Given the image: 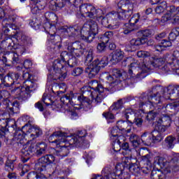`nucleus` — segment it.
<instances>
[{
  "label": "nucleus",
  "mask_w": 179,
  "mask_h": 179,
  "mask_svg": "<svg viewBox=\"0 0 179 179\" xmlns=\"http://www.w3.org/2000/svg\"><path fill=\"white\" fill-rule=\"evenodd\" d=\"M164 64L163 58L153 57L149 58L145 64L142 63L140 66L136 62L131 63L129 68V76L130 78H135L136 79H144L148 76V71L152 68H159Z\"/></svg>",
  "instance_id": "f257e3e1"
},
{
  "label": "nucleus",
  "mask_w": 179,
  "mask_h": 179,
  "mask_svg": "<svg viewBox=\"0 0 179 179\" xmlns=\"http://www.w3.org/2000/svg\"><path fill=\"white\" fill-rule=\"evenodd\" d=\"M48 150V145L45 142L36 143V157H40L35 164L38 171H45L47 167L55 162V156L52 155V152L47 154Z\"/></svg>",
  "instance_id": "f03ea898"
},
{
  "label": "nucleus",
  "mask_w": 179,
  "mask_h": 179,
  "mask_svg": "<svg viewBox=\"0 0 179 179\" xmlns=\"http://www.w3.org/2000/svg\"><path fill=\"white\" fill-rule=\"evenodd\" d=\"M164 94V88L160 85H155L151 90L143 92L139 96V108H142L145 104H150V106L162 104V94Z\"/></svg>",
  "instance_id": "7ed1b4c3"
},
{
  "label": "nucleus",
  "mask_w": 179,
  "mask_h": 179,
  "mask_svg": "<svg viewBox=\"0 0 179 179\" xmlns=\"http://www.w3.org/2000/svg\"><path fill=\"white\" fill-rule=\"evenodd\" d=\"M69 51V58L66 62L70 68H75L79 65V59L85 54V48L80 41L66 43Z\"/></svg>",
  "instance_id": "20e7f679"
},
{
  "label": "nucleus",
  "mask_w": 179,
  "mask_h": 179,
  "mask_svg": "<svg viewBox=\"0 0 179 179\" xmlns=\"http://www.w3.org/2000/svg\"><path fill=\"white\" fill-rule=\"evenodd\" d=\"M96 87V85L92 87L85 86L81 89L83 94L78 96V100L80 103V108L92 109V101L96 103V96L99 94V91Z\"/></svg>",
  "instance_id": "39448f33"
},
{
  "label": "nucleus",
  "mask_w": 179,
  "mask_h": 179,
  "mask_svg": "<svg viewBox=\"0 0 179 179\" xmlns=\"http://www.w3.org/2000/svg\"><path fill=\"white\" fill-rule=\"evenodd\" d=\"M61 59H57L54 60L52 69L53 70V80H61V82L65 80L66 78V72H62L64 69V65L66 64V59L69 58V53L66 51H63L60 55Z\"/></svg>",
  "instance_id": "423d86ee"
},
{
  "label": "nucleus",
  "mask_w": 179,
  "mask_h": 179,
  "mask_svg": "<svg viewBox=\"0 0 179 179\" xmlns=\"http://www.w3.org/2000/svg\"><path fill=\"white\" fill-rule=\"evenodd\" d=\"M121 83V80L118 79H115L111 81H107L106 84L103 86L101 83H99L97 80L92 81V86H96V90L98 91V94L95 98V103L99 104V103H101L103 100L106 98V95L104 94V90L106 92H113L114 87L117 86V85H120Z\"/></svg>",
  "instance_id": "0eeeda50"
},
{
  "label": "nucleus",
  "mask_w": 179,
  "mask_h": 179,
  "mask_svg": "<svg viewBox=\"0 0 179 179\" xmlns=\"http://www.w3.org/2000/svg\"><path fill=\"white\" fill-rule=\"evenodd\" d=\"M99 34V25L94 20L86 22L81 29V38L87 43H92L94 38H97L96 36Z\"/></svg>",
  "instance_id": "6e6552de"
},
{
  "label": "nucleus",
  "mask_w": 179,
  "mask_h": 179,
  "mask_svg": "<svg viewBox=\"0 0 179 179\" xmlns=\"http://www.w3.org/2000/svg\"><path fill=\"white\" fill-rule=\"evenodd\" d=\"M117 11L118 20L126 22L134 13V3L129 0H120L117 3Z\"/></svg>",
  "instance_id": "1a4fd4ad"
},
{
  "label": "nucleus",
  "mask_w": 179,
  "mask_h": 179,
  "mask_svg": "<svg viewBox=\"0 0 179 179\" xmlns=\"http://www.w3.org/2000/svg\"><path fill=\"white\" fill-rule=\"evenodd\" d=\"M13 134L14 136L12 139H9L7 136L3 139V142H5L8 146H13L16 150H19L21 148H22V149L23 148H26V145H23V139H24L26 135L23 131H22L20 128H18L13 132Z\"/></svg>",
  "instance_id": "9d476101"
},
{
  "label": "nucleus",
  "mask_w": 179,
  "mask_h": 179,
  "mask_svg": "<svg viewBox=\"0 0 179 179\" xmlns=\"http://www.w3.org/2000/svg\"><path fill=\"white\" fill-rule=\"evenodd\" d=\"M57 148L59 150L55 148H51V153L53 156H58L60 159L66 157L69 155V148H76L75 145V139L72 137L67 138L64 140L63 144H59Z\"/></svg>",
  "instance_id": "9b49d317"
},
{
  "label": "nucleus",
  "mask_w": 179,
  "mask_h": 179,
  "mask_svg": "<svg viewBox=\"0 0 179 179\" xmlns=\"http://www.w3.org/2000/svg\"><path fill=\"white\" fill-rule=\"evenodd\" d=\"M141 140L146 146H153L154 143H159L163 141V136L158 131L145 132L141 135Z\"/></svg>",
  "instance_id": "f8f14e48"
},
{
  "label": "nucleus",
  "mask_w": 179,
  "mask_h": 179,
  "mask_svg": "<svg viewBox=\"0 0 179 179\" xmlns=\"http://www.w3.org/2000/svg\"><path fill=\"white\" fill-rule=\"evenodd\" d=\"M36 87H27V86H18L15 87L12 92L15 93L16 98L20 101H26L29 97H30V92H33Z\"/></svg>",
  "instance_id": "ddd939ff"
},
{
  "label": "nucleus",
  "mask_w": 179,
  "mask_h": 179,
  "mask_svg": "<svg viewBox=\"0 0 179 179\" xmlns=\"http://www.w3.org/2000/svg\"><path fill=\"white\" fill-rule=\"evenodd\" d=\"M80 12L81 15H85L87 17L94 18L99 17V13H101V9H96L94 6L84 3L80 6Z\"/></svg>",
  "instance_id": "4468645a"
},
{
  "label": "nucleus",
  "mask_w": 179,
  "mask_h": 179,
  "mask_svg": "<svg viewBox=\"0 0 179 179\" xmlns=\"http://www.w3.org/2000/svg\"><path fill=\"white\" fill-rule=\"evenodd\" d=\"M13 48H15V42H13V39L10 37L6 36L0 43V54L9 55Z\"/></svg>",
  "instance_id": "2eb2a0df"
},
{
  "label": "nucleus",
  "mask_w": 179,
  "mask_h": 179,
  "mask_svg": "<svg viewBox=\"0 0 179 179\" xmlns=\"http://www.w3.org/2000/svg\"><path fill=\"white\" fill-rule=\"evenodd\" d=\"M66 138H68L66 133L58 131L51 134L48 138V141L50 143H55L56 146H58L59 145L65 143Z\"/></svg>",
  "instance_id": "dca6fc26"
},
{
  "label": "nucleus",
  "mask_w": 179,
  "mask_h": 179,
  "mask_svg": "<svg viewBox=\"0 0 179 179\" xmlns=\"http://www.w3.org/2000/svg\"><path fill=\"white\" fill-rule=\"evenodd\" d=\"M150 111L145 116L147 121H156L158 122L160 117V113L163 110V107H160L159 104L150 106Z\"/></svg>",
  "instance_id": "f3484780"
},
{
  "label": "nucleus",
  "mask_w": 179,
  "mask_h": 179,
  "mask_svg": "<svg viewBox=\"0 0 179 179\" xmlns=\"http://www.w3.org/2000/svg\"><path fill=\"white\" fill-rule=\"evenodd\" d=\"M131 160L129 157H125L124 160V167H126L127 170H129L134 176L138 177L141 176V172L142 171V168L139 166V162L133 163L132 162H128Z\"/></svg>",
  "instance_id": "a211bd4d"
},
{
  "label": "nucleus",
  "mask_w": 179,
  "mask_h": 179,
  "mask_svg": "<svg viewBox=\"0 0 179 179\" xmlns=\"http://www.w3.org/2000/svg\"><path fill=\"white\" fill-rule=\"evenodd\" d=\"M154 166L160 167V169H162L166 173H171L170 162H167L162 157H155L154 158Z\"/></svg>",
  "instance_id": "6ab92c4d"
},
{
  "label": "nucleus",
  "mask_w": 179,
  "mask_h": 179,
  "mask_svg": "<svg viewBox=\"0 0 179 179\" xmlns=\"http://www.w3.org/2000/svg\"><path fill=\"white\" fill-rule=\"evenodd\" d=\"M3 104L6 106V108L10 114L19 113V110H20V102L17 101L11 102L8 98H5L3 101Z\"/></svg>",
  "instance_id": "aec40b11"
},
{
  "label": "nucleus",
  "mask_w": 179,
  "mask_h": 179,
  "mask_svg": "<svg viewBox=\"0 0 179 179\" xmlns=\"http://www.w3.org/2000/svg\"><path fill=\"white\" fill-rule=\"evenodd\" d=\"M0 85H3L6 87H10L13 85V80L10 72L5 75V69L0 71Z\"/></svg>",
  "instance_id": "412c9836"
},
{
  "label": "nucleus",
  "mask_w": 179,
  "mask_h": 179,
  "mask_svg": "<svg viewBox=\"0 0 179 179\" xmlns=\"http://www.w3.org/2000/svg\"><path fill=\"white\" fill-rule=\"evenodd\" d=\"M167 66H164L162 68V71H164L166 68H171L173 71H179V59H177L173 55H169L166 57Z\"/></svg>",
  "instance_id": "4be33fe9"
},
{
  "label": "nucleus",
  "mask_w": 179,
  "mask_h": 179,
  "mask_svg": "<svg viewBox=\"0 0 179 179\" xmlns=\"http://www.w3.org/2000/svg\"><path fill=\"white\" fill-rule=\"evenodd\" d=\"M101 69L98 66L97 63L93 60L92 64H90L86 69V71L88 73V77L90 79L96 78V76L99 75Z\"/></svg>",
  "instance_id": "5701e85b"
},
{
  "label": "nucleus",
  "mask_w": 179,
  "mask_h": 179,
  "mask_svg": "<svg viewBox=\"0 0 179 179\" xmlns=\"http://www.w3.org/2000/svg\"><path fill=\"white\" fill-rule=\"evenodd\" d=\"M85 136V134H83V131H80L77 134L71 136H67L66 138H73L75 142L74 146H76V148H82V146H85V143H86Z\"/></svg>",
  "instance_id": "b1692460"
},
{
  "label": "nucleus",
  "mask_w": 179,
  "mask_h": 179,
  "mask_svg": "<svg viewBox=\"0 0 179 179\" xmlns=\"http://www.w3.org/2000/svg\"><path fill=\"white\" fill-rule=\"evenodd\" d=\"M159 107H162L163 109H161L163 113L169 111V113H172V114L176 115L179 110V101L176 103H168L166 106H164L161 101V104Z\"/></svg>",
  "instance_id": "393cba45"
},
{
  "label": "nucleus",
  "mask_w": 179,
  "mask_h": 179,
  "mask_svg": "<svg viewBox=\"0 0 179 179\" xmlns=\"http://www.w3.org/2000/svg\"><path fill=\"white\" fill-rule=\"evenodd\" d=\"M22 78L24 79V86H27V87H36L37 84L34 82V76L30 74L29 72L23 73Z\"/></svg>",
  "instance_id": "a878e982"
},
{
  "label": "nucleus",
  "mask_w": 179,
  "mask_h": 179,
  "mask_svg": "<svg viewBox=\"0 0 179 179\" xmlns=\"http://www.w3.org/2000/svg\"><path fill=\"white\" fill-rule=\"evenodd\" d=\"M123 169H121V166H116V171L114 173L115 177H118L120 179H131V174L128 171H125L127 170V167H124V165H122Z\"/></svg>",
  "instance_id": "bb28decb"
},
{
  "label": "nucleus",
  "mask_w": 179,
  "mask_h": 179,
  "mask_svg": "<svg viewBox=\"0 0 179 179\" xmlns=\"http://www.w3.org/2000/svg\"><path fill=\"white\" fill-rule=\"evenodd\" d=\"M143 162L145 166L141 168V171L144 174H149L150 171H152V157L150 155L148 154L143 157Z\"/></svg>",
  "instance_id": "cd10ccee"
},
{
  "label": "nucleus",
  "mask_w": 179,
  "mask_h": 179,
  "mask_svg": "<svg viewBox=\"0 0 179 179\" xmlns=\"http://www.w3.org/2000/svg\"><path fill=\"white\" fill-rule=\"evenodd\" d=\"M44 29L46 30V31H48L50 37H52V40H55V38L61 40V36L57 35V27L55 25L52 24L50 22H47L44 25Z\"/></svg>",
  "instance_id": "c85d7f7f"
},
{
  "label": "nucleus",
  "mask_w": 179,
  "mask_h": 179,
  "mask_svg": "<svg viewBox=\"0 0 179 179\" xmlns=\"http://www.w3.org/2000/svg\"><path fill=\"white\" fill-rule=\"evenodd\" d=\"M37 152V144H31L29 146L25 145L21 150L22 155L24 156H36V152Z\"/></svg>",
  "instance_id": "c756f323"
},
{
  "label": "nucleus",
  "mask_w": 179,
  "mask_h": 179,
  "mask_svg": "<svg viewBox=\"0 0 179 179\" xmlns=\"http://www.w3.org/2000/svg\"><path fill=\"white\" fill-rule=\"evenodd\" d=\"M167 93L169 94V99L171 100H178L179 85H169L167 87Z\"/></svg>",
  "instance_id": "7c9ffc66"
},
{
  "label": "nucleus",
  "mask_w": 179,
  "mask_h": 179,
  "mask_svg": "<svg viewBox=\"0 0 179 179\" xmlns=\"http://www.w3.org/2000/svg\"><path fill=\"white\" fill-rule=\"evenodd\" d=\"M66 5V0H51L49 8L52 10H61Z\"/></svg>",
  "instance_id": "2f4dec72"
},
{
  "label": "nucleus",
  "mask_w": 179,
  "mask_h": 179,
  "mask_svg": "<svg viewBox=\"0 0 179 179\" xmlns=\"http://www.w3.org/2000/svg\"><path fill=\"white\" fill-rule=\"evenodd\" d=\"M110 73L112 76H108L106 77V80L108 82H111V80H115L117 79L120 80L122 77V73H124V70H121L119 69H110Z\"/></svg>",
  "instance_id": "473e14b6"
},
{
  "label": "nucleus",
  "mask_w": 179,
  "mask_h": 179,
  "mask_svg": "<svg viewBox=\"0 0 179 179\" xmlns=\"http://www.w3.org/2000/svg\"><path fill=\"white\" fill-rule=\"evenodd\" d=\"M169 167H171V171H179V153L173 154V157L169 162Z\"/></svg>",
  "instance_id": "72a5a7b5"
},
{
  "label": "nucleus",
  "mask_w": 179,
  "mask_h": 179,
  "mask_svg": "<svg viewBox=\"0 0 179 179\" xmlns=\"http://www.w3.org/2000/svg\"><path fill=\"white\" fill-rule=\"evenodd\" d=\"M158 122L169 127L171 125V117L166 114V112L161 111Z\"/></svg>",
  "instance_id": "f704fd0d"
},
{
  "label": "nucleus",
  "mask_w": 179,
  "mask_h": 179,
  "mask_svg": "<svg viewBox=\"0 0 179 179\" xmlns=\"http://www.w3.org/2000/svg\"><path fill=\"white\" fill-rule=\"evenodd\" d=\"M129 44L131 50H138L140 45L146 44V40L143 38H133L129 41Z\"/></svg>",
  "instance_id": "c9c22d12"
},
{
  "label": "nucleus",
  "mask_w": 179,
  "mask_h": 179,
  "mask_svg": "<svg viewBox=\"0 0 179 179\" xmlns=\"http://www.w3.org/2000/svg\"><path fill=\"white\" fill-rule=\"evenodd\" d=\"M167 172H163V171L157 169H153L151 171V179H167Z\"/></svg>",
  "instance_id": "e433bc0d"
},
{
  "label": "nucleus",
  "mask_w": 179,
  "mask_h": 179,
  "mask_svg": "<svg viewBox=\"0 0 179 179\" xmlns=\"http://www.w3.org/2000/svg\"><path fill=\"white\" fill-rule=\"evenodd\" d=\"M122 108H124V102L122 99H120L116 102L113 103L109 110L112 113H115L116 111V114H118V113L121 111Z\"/></svg>",
  "instance_id": "4c0bfd02"
},
{
  "label": "nucleus",
  "mask_w": 179,
  "mask_h": 179,
  "mask_svg": "<svg viewBox=\"0 0 179 179\" xmlns=\"http://www.w3.org/2000/svg\"><path fill=\"white\" fill-rule=\"evenodd\" d=\"M73 97V92L71 91L69 94L63 95L60 98V101L65 106H73V101H72Z\"/></svg>",
  "instance_id": "58836bf2"
},
{
  "label": "nucleus",
  "mask_w": 179,
  "mask_h": 179,
  "mask_svg": "<svg viewBox=\"0 0 179 179\" xmlns=\"http://www.w3.org/2000/svg\"><path fill=\"white\" fill-rule=\"evenodd\" d=\"M101 174L103 178L100 177L99 176H94L92 179H108L110 177H113V176H111V174H113V169H111L108 166L105 167L102 170Z\"/></svg>",
  "instance_id": "ea45409f"
},
{
  "label": "nucleus",
  "mask_w": 179,
  "mask_h": 179,
  "mask_svg": "<svg viewBox=\"0 0 179 179\" xmlns=\"http://www.w3.org/2000/svg\"><path fill=\"white\" fill-rule=\"evenodd\" d=\"M8 20L6 18H4L2 22V26L3 28L1 30H0L1 33V38L0 40H2L3 38V36H9L10 34V28L9 26H8V23L7 22Z\"/></svg>",
  "instance_id": "a19ab883"
},
{
  "label": "nucleus",
  "mask_w": 179,
  "mask_h": 179,
  "mask_svg": "<svg viewBox=\"0 0 179 179\" xmlns=\"http://www.w3.org/2000/svg\"><path fill=\"white\" fill-rule=\"evenodd\" d=\"M124 117L127 120V122H130L136 117L138 113H135L134 110H132L131 108L126 109L122 113Z\"/></svg>",
  "instance_id": "79ce46f5"
},
{
  "label": "nucleus",
  "mask_w": 179,
  "mask_h": 179,
  "mask_svg": "<svg viewBox=\"0 0 179 179\" xmlns=\"http://www.w3.org/2000/svg\"><path fill=\"white\" fill-rule=\"evenodd\" d=\"M137 57H138V58H144L143 62L138 64V66H141L142 64H146V62L149 61V59L150 58V52L145 50H140L137 52Z\"/></svg>",
  "instance_id": "37998d69"
},
{
  "label": "nucleus",
  "mask_w": 179,
  "mask_h": 179,
  "mask_svg": "<svg viewBox=\"0 0 179 179\" xmlns=\"http://www.w3.org/2000/svg\"><path fill=\"white\" fill-rule=\"evenodd\" d=\"M122 58H124V52L121 51V50H116L113 52L110 61H113L115 64L120 62Z\"/></svg>",
  "instance_id": "c03bdc74"
},
{
  "label": "nucleus",
  "mask_w": 179,
  "mask_h": 179,
  "mask_svg": "<svg viewBox=\"0 0 179 179\" xmlns=\"http://www.w3.org/2000/svg\"><path fill=\"white\" fill-rule=\"evenodd\" d=\"M42 103H43L44 104H45V106H55L57 108H62V106L57 104L56 102H52V101H51V99H50L48 97V96H47L46 94H44L43 95L42 99H41Z\"/></svg>",
  "instance_id": "a18cd8bd"
},
{
  "label": "nucleus",
  "mask_w": 179,
  "mask_h": 179,
  "mask_svg": "<svg viewBox=\"0 0 179 179\" xmlns=\"http://www.w3.org/2000/svg\"><path fill=\"white\" fill-rule=\"evenodd\" d=\"M121 139H124V136H119L115 140H113L112 143V148L114 152H120L121 150Z\"/></svg>",
  "instance_id": "49530a36"
},
{
  "label": "nucleus",
  "mask_w": 179,
  "mask_h": 179,
  "mask_svg": "<svg viewBox=\"0 0 179 179\" xmlns=\"http://www.w3.org/2000/svg\"><path fill=\"white\" fill-rule=\"evenodd\" d=\"M130 124H134L138 128H142V125L143 124V115L137 113Z\"/></svg>",
  "instance_id": "de8ad7c7"
},
{
  "label": "nucleus",
  "mask_w": 179,
  "mask_h": 179,
  "mask_svg": "<svg viewBox=\"0 0 179 179\" xmlns=\"http://www.w3.org/2000/svg\"><path fill=\"white\" fill-rule=\"evenodd\" d=\"M173 44L171 42L168 41L167 39H162L161 43H159V45H157L155 47L156 51H163V48H167V47H171Z\"/></svg>",
  "instance_id": "09e8293b"
},
{
  "label": "nucleus",
  "mask_w": 179,
  "mask_h": 179,
  "mask_svg": "<svg viewBox=\"0 0 179 179\" xmlns=\"http://www.w3.org/2000/svg\"><path fill=\"white\" fill-rule=\"evenodd\" d=\"M96 64L101 69L106 68L108 65V57L103 56L101 58H96L94 59Z\"/></svg>",
  "instance_id": "8fccbe9b"
},
{
  "label": "nucleus",
  "mask_w": 179,
  "mask_h": 179,
  "mask_svg": "<svg viewBox=\"0 0 179 179\" xmlns=\"http://www.w3.org/2000/svg\"><path fill=\"white\" fill-rule=\"evenodd\" d=\"M33 4L31 6V12L33 13V15H37L40 10H43V7L40 6V4L38 3V0H31Z\"/></svg>",
  "instance_id": "3c124183"
},
{
  "label": "nucleus",
  "mask_w": 179,
  "mask_h": 179,
  "mask_svg": "<svg viewBox=\"0 0 179 179\" xmlns=\"http://www.w3.org/2000/svg\"><path fill=\"white\" fill-rule=\"evenodd\" d=\"M165 145L167 149H173L176 145V137L173 136H167L165 138Z\"/></svg>",
  "instance_id": "603ef678"
},
{
  "label": "nucleus",
  "mask_w": 179,
  "mask_h": 179,
  "mask_svg": "<svg viewBox=\"0 0 179 179\" xmlns=\"http://www.w3.org/2000/svg\"><path fill=\"white\" fill-rule=\"evenodd\" d=\"M129 141L134 148H138L141 145V138L136 134H131L130 135Z\"/></svg>",
  "instance_id": "864d4df0"
},
{
  "label": "nucleus",
  "mask_w": 179,
  "mask_h": 179,
  "mask_svg": "<svg viewBox=\"0 0 179 179\" xmlns=\"http://www.w3.org/2000/svg\"><path fill=\"white\" fill-rule=\"evenodd\" d=\"M15 159H8L4 165V170L10 173L15 170Z\"/></svg>",
  "instance_id": "5fc2aeb1"
},
{
  "label": "nucleus",
  "mask_w": 179,
  "mask_h": 179,
  "mask_svg": "<svg viewBox=\"0 0 179 179\" xmlns=\"http://www.w3.org/2000/svg\"><path fill=\"white\" fill-rule=\"evenodd\" d=\"M167 9V2L162 1L156 8H155V13L158 15L164 13V10Z\"/></svg>",
  "instance_id": "6e6d98bb"
},
{
  "label": "nucleus",
  "mask_w": 179,
  "mask_h": 179,
  "mask_svg": "<svg viewBox=\"0 0 179 179\" xmlns=\"http://www.w3.org/2000/svg\"><path fill=\"white\" fill-rule=\"evenodd\" d=\"M28 179H45V176L36 171L29 172L27 176Z\"/></svg>",
  "instance_id": "4d7b16f0"
},
{
  "label": "nucleus",
  "mask_w": 179,
  "mask_h": 179,
  "mask_svg": "<svg viewBox=\"0 0 179 179\" xmlns=\"http://www.w3.org/2000/svg\"><path fill=\"white\" fill-rule=\"evenodd\" d=\"M101 23L102 26L104 27H108V29H115V25H113L111 24H108L110 23V20L108 19V15H106L105 17H101Z\"/></svg>",
  "instance_id": "13d9d810"
},
{
  "label": "nucleus",
  "mask_w": 179,
  "mask_h": 179,
  "mask_svg": "<svg viewBox=\"0 0 179 179\" xmlns=\"http://www.w3.org/2000/svg\"><path fill=\"white\" fill-rule=\"evenodd\" d=\"M179 36V27L174 28L169 35V41H176L177 37Z\"/></svg>",
  "instance_id": "bf43d9fd"
},
{
  "label": "nucleus",
  "mask_w": 179,
  "mask_h": 179,
  "mask_svg": "<svg viewBox=\"0 0 179 179\" xmlns=\"http://www.w3.org/2000/svg\"><path fill=\"white\" fill-rule=\"evenodd\" d=\"M106 16H108L110 23L114 24V22H117V20L118 19V13L117 11H112L108 13Z\"/></svg>",
  "instance_id": "052dcab7"
},
{
  "label": "nucleus",
  "mask_w": 179,
  "mask_h": 179,
  "mask_svg": "<svg viewBox=\"0 0 179 179\" xmlns=\"http://www.w3.org/2000/svg\"><path fill=\"white\" fill-rule=\"evenodd\" d=\"M69 31L73 37H76L79 36V33L82 34V28L78 27V26L71 27H69Z\"/></svg>",
  "instance_id": "680f3d73"
},
{
  "label": "nucleus",
  "mask_w": 179,
  "mask_h": 179,
  "mask_svg": "<svg viewBox=\"0 0 179 179\" xmlns=\"http://www.w3.org/2000/svg\"><path fill=\"white\" fill-rule=\"evenodd\" d=\"M93 62V50H89L86 55L85 64L87 66Z\"/></svg>",
  "instance_id": "e2e57ef3"
},
{
  "label": "nucleus",
  "mask_w": 179,
  "mask_h": 179,
  "mask_svg": "<svg viewBox=\"0 0 179 179\" xmlns=\"http://www.w3.org/2000/svg\"><path fill=\"white\" fill-rule=\"evenodd\" d=\"M31 132L33 133L31 134V136H35L36 138H38V136L43 135V131L39 127H33L31 128Z\"/></svg>",
  "instance_id": "0e129e2a"
},
{
  "label": "nucleus",
  "mask_w": 179,
  "mask_h": 179,
  "mask_svg": "<svg viewBox=\"0 0 179 179\" xmlns=\"http://www.w3.org/2000/svg\"><path fill=\"white\" fill-rule=\"evenodd\" d=\"M141 17V15L139 13L134 14L131 18L129 20V23L130 26H134L136 23L139 22V19Z\"/></svg>",
  "instance_id": "69168bd1"
},
{
  "label": "nucleus",
  "mask_w": 179,
  "mask_h": 179,
  "mask_svg": "<svg viewBox=\"0 0 179 179\" xmlns=\"http://www.w3.org/2000/svg\"><path fill=\"white\" fill-rule=\"evenodd\" d=\"M83 73V68L76 67L71 71L72 76H80Z\"/></svg>",
  "instance_id": "338daca9"
},
{
  "label": "nucleus",
  "mask_w": 179,
  "mask_h": 179,
  "mask_svg": "<svg viewBox=\"0 0 179 179\" xmlns=\"http://www.w3.org/2000/svg\"><path fill=\"white\" fill-rule=\"evenodd\" d=\"M167 128H169V127H167L166 125L163 124V123L158 122L157 124H156L155 126L156 130L153 131H157L160 134V132H166V129H167Z\"/></svg>",
  "instance_id": "774afa93"
}]
</instances>
